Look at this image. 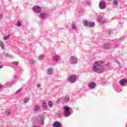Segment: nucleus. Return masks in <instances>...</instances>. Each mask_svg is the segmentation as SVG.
<instances>
[{
    "label": "nucleus",
    "mask_w": 127,
    "mask_h": 127,
    "mask_svg": "<svg viewBox=\"0 0 127 127\" xmlns=\"http://www.w3.org/2000/svg\"><path fill=\"white\" fill-rule=\"evenodd\" d=\"M19 93H20V90H18L15 92V94L16 95V94H19Z\"/></svg>",
    "instance_id": "obj_31"
},
{
    "label": "nucleus",
    "mask_w": 127,
    "mask_h": 127,
    "mask_svg": "<svg viewBox=\"0 0 127 127\" xmlns=\"http://www.w3.org/2000/svg\"><path fill=\"white\" fill-rule=\"evenodd\" d=\"M43 57H44L43 55L39 56L38 57V59H42L43 58Z\"/></svg>",
    "instance_id": "obj_30"
},
{
    "label": "nucleus",
    "mask_w": 127,
    "mask_h": 127,
    "mask_svg": "<svg viewBox=\"0 0 127 127\" xmlns=\"http://www.w3.org/2000/svg\"><path fill=\"white\" fill-rule=\"evenodd\" d=\"M88 87L89 89H95V87H96V83L94 82H89L88 84Z\"/></svg>",
    "instance_id": "obj_11"
},
{
    "label": "nucleus",
    "mask_w": 127,
    "mask_h": 127,
    "mask_svg": "<svg viewBox=\"0 0 127 127\" xmlns=\"http://www.w3.org/2000/svg\"><path fill=\"white\" fill-rule=\"evenodd\" d=\"M11 113H12V111L10 110H7L5 112V115L6 116H10Z\"/></svg>",
    "instance_id": "obj_15"
},
{
    "label": "nucleus",
    "mask_w": 127,
    "mask_h": 127,
    "mask_svg": "<svg viewBox=\"0 0 127 127\" xmlns=\"http://www.w3.org/2000/svg\"><path fill=\"white\" fill-rule=\"evenodd\" d=\"M91 69L93 72H96V62L93 64Z\"/></svg>",
    "instance_id": "obj_16"
},
{
    "label": "nucleus",
    "mask_w": 127,
    "mask_h": 127,
    "mask_svg": "<svg viewBox=\"0 0 127 127\" xmlns=\"http://www.w3.org/2000/svg\"><path fill=\"white\" fill-rule=\"evenodd\" d=\"M71 27L72 29H76V25L75 24H72Z\"/></svg>",
    "instance_id": "obj_28"
},
{
    "label": "nucleus",
    "mask_w": 127,
    "mask_h": 127,
    "mask_svg": "<svg viewBox=\"0 0 127 127\" xmlns=\"http://www.w3.org/2000/svg\"><path fill=\"white\" fill-rule=\"evenodd\" d=\"M2 18V14H0V19H1Z\"/></svg>",
    "instance_id": "obj_35"
},
{
    "label": "nucleus",
    "mask_w": 127,
    "mask_h": 127,
    "mask_svg": "<svg viewBox=\"0 0 127 127\" xmlns=\"http://www.w3.org/2000/svg\"><path fill=\"white\" fill-rule=\"evenodd\" d=\"M69 61L70 64H76L77 62V57L74 56H71L69 59Z\"/></svg>",
    "instance_id": "obj_6"
},
{
    "label": "nucleus",
    "mask_w": 127,
    "mask_h": 127,
    "mask_svg": "<svg viewBox=\"0 0 127 127\" xmlns=\"http://www.w3.org/2000/svg\"><path fill=\"white\" fill-rule=\"evenodd\" d=\"M99 5L101 9H105V8H106V2L104 1H101Z\"/></svg>",
    "instance_id": "obj_8"
},
{
    "label": "nucleus",
    "mask_w": 127,
    "mask_h": 127,
    "mask_svg": "<svg viewBox=\"0 0 127 127\" xmlns=\"http://www.w3.org/2000/svg\"><path fill=\"white\" fill-rule=\"evenodd\" d=\"M108 0L112 1V0Z\"/></svg>",
    "instance_id": "obj_40"
},
{
    "label": "nucleus",
    "mask_w": 127,
    "mask_h": 127,
    "mask_svg": "<svg viewBox=\"0 0 127 127\" xmlns=\"http://www.w3.org/2000/svg\"><path fill=\"white\" fill-rule=\"evenodd\" d=\"M10 37V35H8L7 36H5L3 37V40H7V39H9V38Z\"/></svg>",
    "instance_id": "obj_20"
},
{
    "label": "nucleus",
    "mask_w": 127,
    "mask_h": 127,
    "mask_svg": "<svg viewBox=\"0 0 127 127\" xmlns=\"http://www.w3.org/2000/svg\"><path fill=\"white\" fill-rule=\"evenodd\" d=\"M84 26H88V27H94L95 26L94 22H90L89 21L85 20L83 22Z\"/></svg>",
    "instance_id": "obj_3"
},
{
    "label": "nucleus",
    "mask_w": 127,
    "mask_h": 127,
    "mask_svg": "<svg viewBox=\"0 0 127 127\" xmlns=\"http://www.w3.org/2000/svg\"><path fill=\"white\" fill-rule=\"evenodd\" d=\"M47 74L48 75H52L53 74V69L52 68H49L47 70Z\"/></svg>",
    "instance_id": "obj_13"
},
{
    "label": "nucleus",
    "mask_w": 127,
    "mask_h": 127,
    "mask_svg": "<svg viewBox=\"0 0 127 127\" xmlns=\"http://www.w3.org/2000/svg\"><path fill=\"white\" fill-rule=\"evenodd\" d=\"M23 102L25 103H28L29 102V98L28 97L25 98L24 99Z\"/></svg>",
    "instance_id": "obj_19"
},
{
    "label": "nucleus",
    "mask_w": 127,
    "mask_h": 127,
    "mask_svg": "<svg viewBox=\"0 0 127 127\" xmlns=\"http://www.w3.org/2000/svg\"><path fill=\"white\" fill-rule=\"evenodd\" d=\"M0 46L2 49H3L4 48V45L3 44V43L0 42Z\"/></svg>",
    "instance_id": "obj_24"
},
{
    "label": "nucleus",
    "mask_w": 127,
    "mask_h": 127,
    "mask_svg": "<svg viewBox=\"0 0 127 127\" xmlns=\"http://www.w3.org/2000/svg\"><path fill=\"white\" fill-rule=\"evenodd\" d=\"M37 87L38 88H41V84H40V83L37 84Z\"/></svg>",
    "instance_id": "obj_32"
},
{
    "label": "nucleus",
    "mask_w": 127,
    "mask_h": 127,
    "mask_svg": "<svg viewBox=\"0 0 127 127\" xmlns=\"http://www.w3.org/2000/svg\"><path fill=\"white\" fill-rule=\"evenodd\" d=\"M86 3L87 4H91V2L89 0L86 1Z\"/></svg>",
    "instance_id": "obj_33"
},
{
    "label": "nucleus",
    "mask_w": 127,
    "mask_h": 127,
    "mask_svg": "<svg viewBox=\"0 0 127 127\" xmlns=\"http://www.w3.org/2000/svg\"><path fill=\"white\" fill-rule=\"evenodd\" d=\"M69 99H70V98L68 96L66 97L64 99V102H65V103H68Z\"/></svg>",
    "instance_id": "obj_22"
},
{
    "label": "nucleus",
    "mask_w": 127,
    "mask_h": 127,
    "mask_svg": "<svg viewBox=\"0 0 127 127\" xmlns=\"http://www.w3.org/2000/svg\"><path fill=\"white\" fill-rule=\"evenodd\" d=\"M98 20L99 22H100V23H106V18L102 16L98 17Z\"/></svg>",
    "instance_id": "obj_7"
},
{
    "label": "nucleus",
    "mask_w": 127,
    "mask_h": 127,
    "mask_svg": "<svg viewBox=\"0 0 127 127\" xmlns=\"http://www.w3.org/2000/svg\"><path fill=\"white\" fill-rule=\"evenodd\" d=\"M1 88H2V86L0 85V89H1Z\"/></svg>",
    "instance_id": "obj_39"
},
{
    "label": "nucleus",
    "mask_w": 127,
    "mask_h": 127,
    "mask_svg": "<svg viewBox=\"0 0 127 127\" xmlns=\"http://www.w3.org/2000/svg\"><path fill=\"white\" fill-rule=\"evenodd\" d=\"M1 68H3V65H0V69H1Z\"/></svg>",
    "instance_id": "obj_36"
},
{
    "label": "nucleus",
    "mask_w": 127,
    "mask_h": 127,
    "mask_svg": "<svg viewBox=\"0 0 127 127\" xmlns=\"http://www.w3.org/2000/svg\"><path fill=\"white\" fill-rule=\"evenodd\" d=\"M107 66H110L111 64H110V63H108L107 64Z\"/></svg>",
    "instance_id": "obj_38"
},
{
    "label": "nucleus",
    "mask_w": 127,
    "mask_h": 127,
    "mask_svg": "<svg viewBox=\"0 0 127 127\" xmlns=\"http://www.w3.org/2000/svg\"><path fill=\"white\" fill-rule=\"evenodd\" d=\"M64 109V115L65 117H69L71 115V112H70V108L64 106L63 108Z\"/></svg>",
    "instance_id": "obj_4"
},
{
    "label": "nucleus",
    "mask_w": 127,
    "mask_h": 127,
    "mask_svg": "<svg viewBox=\"0 0 127 127\" xmlns=\"http://www.w3.org/2000/svg\"><path fill=\"white\" fill-rule=\"evenodd\" d=\"M45 120V116L43 115L40 114L38 118V124L40 126L43 125V122Z\"/></svg>",
    "instance_id": "obj_2"
},
{
    "label": "nucleus",
    "mask_w": 127,
    "mask_h": 127,
    "mask_svg": "<svg viewBox=\"0 0 127 127\" xmlns=\"http://www.w3.org/2000/svg\"><path fill=\"white\" fill-rule=\"evenodd\" d=\"M49 107H53V102L52 101H49L48 102Z\"/></svg>",
    "instance_id": "obj_23"
},
{
    "label": "nucleus",
    "mask_w": 127,
    "mask_h": 127,
    "mask_svg": "<svg viewBox=\"0 0 127 127\" xmlns=\"http://www.w3.org/2000/svg\"><path fill=\"white\" fill-rule=\"evenodd\" d=\"M105 68V64L102 61L96 63V72L97 73H102Z\"/></svg>",
    "instance_id": "obj_1"
},
{
    "label": "nucleus",
    "mask_w": 127,
    "mask_h": 127,
    "mask_svg": "<svg viewBox=\"0 0 127 127\" xmlns=\"http://www.w3.org/2000/svg\"><path fill=\"white\" fill-rule=\"evenodd\" d=\"M5 56H6V57H8V56H9L8 54H5Z\"/></svg>",
    "instance_id": "obj_37"
},
{
    "label": "nucleus",
    "mask_w": 127,
    "mask_h": 127,
    "mask_svg": "<svg viewBox=\"0 0 127 127\" xmlns=\"http://www.w3.org/2000/svg\"><path fill=\"white\" fill-rule=\"evenodd\" d=\"M118 2H119L118 0H114V1H113V3H114V4H115V5H118Z\"/></svg>",
    "instance_id": "obj_26"
},
{
    "label": "nucleus",
    "mask_w": 127,
    "mask_h": 127,
    "mask_svg": "<svg viewBox=\"0 0 127 127\" xmlns=\"http://www.w3.org/2000/svg\"><path fill=\"white\" fill-rule=\"evenodd\" d=\"M35 62V61H34V60H31L30 61V64H31V65H33V64H34Z\"/></svg>",
    "instance_id": "obj_25"
},
{
    "label": "nucleus",
    "mask_w": 127,
    "mask_h": 127,
    "mask_svg": "<svg viewBox=\"0 0 127 127\" xmlns=\"http://www.w3.org/2000/svg\"><path fill=\"white\" fill-rule=\"evenodd\" d=\"M40 109V106L39 105H36L35 107L34 108V111H39Z\"/></svg>",
    "instance_id": "obj_18"
},
{
    "label": "nucleus",
    "mask_w": 127,
    "mask_h": 127,
    "mask_svg": "<svg viewBox=\"0 0 127 127\" xmlns=\"http://www.w3.org/2000/svg\"><path fill=\"white\" fill-rule=\"evenodd\" d=\"M33 10L34 12H40L41 11V7L36 5L33 7Z\"/></svg>",
    "instance_id": "obj_9"
},
{
    "label": "nucleus",
    "mask_w": 127,
    "mask_h": 127,
    "mask_svg": "<svg viewBox=\"0 0 127 127\" xmlns=\"http://www.w3.org/2000/svg\"><path fill=\"white\" fill-rule=\"evenodd\" d=\"M119 83L121 86H125L126 84L127 83V78H124L119 81Z\"/></svg>",
    "instance_id": "obj_12"
},
{
    "label": "nucleus",
    "mask_w": 127,
    "mask_h": 127,
    "mask_svg": "<svg viewBox=\"0 0 127 127\" xmlns=\"http://www.w3.org/2000/svg\"><path fill=\"white\" fill-rule=\"evenodd\" d=\"M76 79H77V76L75 75H71L68 76L67 81L70 83H75L76 82Z\"/></svg>",
    "instance_id": "obj_5"
},
{
    "label": "nucleus",
    "mask_w": 127,
    "mask_h": 127,
    "mask_svg": "<svg viewBox=\"0 0 127 127\" xmlns=\"http://www.w3.org/2000/svg\"><path fill=\"white\" fill-rule=\"evenodd\" d=\"M8 58H13V56H11V55H9L8 56Z\"/></svg>",
    "instance_id": "obj_34"
},
{
    "label": "nucleus",
    "mask_w": 127,
    "mask_h": 127,
    "mask_svg": "<svg viewBox=\"0 0 127 127\" xmlns=\"http://www.w3.org/2000/svg\"><path fill=\"white\" fill-rule=\"evenodd\" d=\"M11 64L17 65H18V63L17 62H13Z\"/></svg>",
    "instance_id": "obj_29"
},
{
    "label": "nucleus",
    "mask_w": 127,
    "mask_h": 127,
    "mask_svg": "<svg viewBox=\"0 0 127 127\" xmlns=\"http://www.w3.org/2000/svg\"><path fill=\"white\" fill-rule=\"evenodd\" d=\"M47 16V14L45 12L41 13L39 15V18H41V19H45V18H46Z\"/></svg>",
    "instance_id": "obj_10"
},
{
    "label": "nucleus",
    "mask_w": 127,
    "mask_h": 127,
    "mask_svg": "<svg viewBox=\"0 0 127 127\" xmlns=\"http://www.w3.org/2000/svg\"><path fill=\"white\" fill-rule=\"evenodd\" d=\"M42 107L44 108V109H46L47 108V104L45 102H43L42 103Z\"/></svg>",
    "instance_id": "obj_21"
},
{
    "label": "nucleus",
    "mask_w": 127,
    "mask_h": 127,
    "mask_svg": "<svg viewBox=\"0 0 127 127\" xmlns=\"http://www.w3.org/2000/svg\"><path fill=\"white\" fill-rule=\"evenodd\" d=\"M21 25H22V24L19 21H18L17 23H16L17 26H21Z\"/></svg>",
    "instance_id": "obj_27"
},
{
    "label": "nucleus",
    "mask_w": 127,
    "mask_h": 127,
    "mask_svg": "<svg viewBox=\"0 0 127 127\" xmlns=\"http://www.w3.org/2000/svg\"><path fill=\"white\" fill-rule=\"evenodd\" d=\"M53 60L54 61H55V62H57V61L59 60V57H58V56H55L53 57Z\"/></svg>",
    "instance_id": "obj_17"
},
{
    "label": "nucleus",
    "mask_w": 127,
    "mask_h": 127,
    "mask_svg": "<svg viewBox=\"0 0 127 127\" xmlns=\"http://www.w3.org/2000/svg\"><path fill=\"white\" fill-rule=\"evenodd\" d=\"M53 126V127H61V125L58 122H55Z\"/></svg>",
    "instance_id": "obj_14"
}]
</instances>
